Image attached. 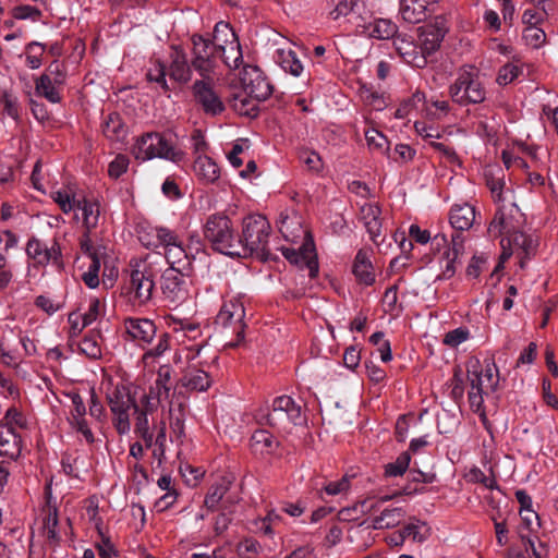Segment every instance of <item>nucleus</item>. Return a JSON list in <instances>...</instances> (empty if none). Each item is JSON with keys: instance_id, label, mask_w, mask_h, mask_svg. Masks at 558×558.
<instances>
[{"instance_id": "1", "label": "nucleus", "mask_w": 558, "mask_h": 558, "mask_svg": "<svg viewBox=\"0 0 558 558\" xmlns=\"http://www.w3.org/2000/svg\"><path fill=\"white\" fill-rule=\"evenodd\" d=\"M270 223L263 215H250L242 221V233H236V242L240 248H236V257L246 258L256 255L267 259L268 238L270 234Z\"/></svg>"}, {"instance_id": "2", "label": "nucleus", "mask_w": 558, "mask_h": 558, "mask_svg": "<svg viewBox=\"0 0 558 558\" xmlns=\"http://www.w3.org/2000/svg\"><path fill=\"white\" fill-rule=\"evenodd\" d=\"M203 236L213 251L236 257L235 251L240 248V242H236V231L227 215L222 213L209 215L203 226Z\"/></svg>"}, {"instance_id": "3", "label": "nucleus", "mask_w": 558, "mask_h": 558, "mask_svg": "<svg viewBox=\"0 0 558 558\" xmlns=\"http://www.w3.org/2000/svg\"><path fill=\"white\" fill-rule=\"evenodd\" d=\"M267 424L279 430L290 432L293 426L306 422L301 404L296 403L290 396H279L272 400L271 409L264 415Z\"/></svg>"}, {"instance_id": "4", "label": "nucleus", "mask_w": 558, "mask_h": 558, "mask_svg": "<svg viewBox=\"0 0 558 558\" xmlns=\"http://www.w3.org/2000/svg\"><path fill=\"white\" fill-rule=\"evenodd\" d=\"M449 94L460 106L482 104L486 99V89L473 68L462 69L449 87Z\"/></svg>"}, {"instance_id": "5", "label": "nucleus", "mask_w": 558, "mask_h": 558, "mask_svg": "<svg viewBox=\"0 0 558 558\" xmlns=\"http://www.w3.org/2000/svg\"><path fill=\"white\" fill-rule=\"evenodd\" d=\"M25 254L28 266L39 269L51 264L58 269L64 266L62 247L58 238H52L50 243H46L36 235L28 238L25 245Z\"/></svg>"}, {"instance_id": "6", "label": "nucleus", "mask_w": 558, "mask_h": 558, "mask_svg": "<svg viewBox=\"0 0 558 558\" xmlns=\"http://www.w3.org/2000/svg\"><path fill=\"white\" fill-rule=\"evenodd\" d=\"M135 159L146 161L153 158H163L174 162L182 159L183 153L175 149L163 135L150 132L142 135L133 147Z\"/></svg>"}, {"instance_id": "7", "label": "nucleus", "mask_w": 558, "mask_h": 558, "mask_svg": "<svg viewBox=\"0 0 558 558\" xmlns=\"http://www.w3.org/2000/svg\"><path fill=\"white\" fill-rule=\"evenodd\" d=\"M193 45L191 64L203 78H210L217 68L219 51L209 38L194 34L191 37Z\"/></svg>"}, {"instance_id": "8", "label": "nucleus", "mask_w": 558, "mask_h": 558, "mask_svg": "<svg viewBox=\"0 0 558 558\" xmlns=\"http://www.w3.org/2000/svg\"><path fill=\"white\" fill-rule=\"evenodd\" d=\"M108 403L112 412V423L119 435H125L131 429L129 411L135 410L140 404L125 386H117L108 396Z\"/></svg>"}, {"instance_id": "9", "label": "nucleus", "mask_w": 558, "mask_h": 558, "mask_svg": "<svg viewBox=\"0 0 558 558\" xmlns=\"http://www.w3.org/2000/svg\"><path fill=\"white\" fill-rule=\"evenodd\" d=\"M245 308L243 303L238 298H232L223 302L219 313L216 316V325L223 328L232 327L236 336L235 341L228 343L229 347H238L244 339L245 329Z\"/></svg>"}, {"instance_id": "10", "label": "nucleus", "mask_w": 558, "mask_h": 558, "mask_svg": "<svg viewBox=\"0 0 558 558\" xmlns=\"http://www.w3.org/2000/svg\"><path fill=\"white\" fill-rule=\"evenodd\" d=\"M155 289L154 271L150 267L131 270L125 284L126 294L134 304L145 305L151 298Z\"/></svg>"}, {"instance_id": "11", "label": "nucleus", "mask_w": 558, "mask_h": 558, "mask_svg": "<svg viewBox=\"0 0 558 558\" xmlns=\"http://www.w3.org/2000/svg\"><path fill=\"white\" fill-rule=\"evenodd\" d=\"M524 223V214L514 203H511L497 209L489 223L488 232L495 236H505L508 233L523 229Z\"/></svg>"}, {"instance_id": "12", "label": "nucleus", "mask_w": 558, "mask_h": 558, "mask_svg": "<svg viewBox=\"0 0 558 558\" xmlns=\"http://www.w3.org/2000/svg\"><path fill=\"white\" fill-rule=\"evenodd\" d=\"M241 83L247 96L264 101L272 94V85L257 66H244Z\"/></svg>"}, {"instance_id": "13", "label": "nucleus", "mask_w": 558, "mask_h": 558, "mask_svg": "<svg viewBox=\"0 0 558 558\" xmlns=\"http://www.w3.org/2000/svg\"><path fill=\"white\" fill-rule=\"evenodd\" d=\"M192 92L196 104L206 114L215 117L225 111V105L215 92L210 78L195 81Z\"/></svg>"}, {"instance_id": "14", "label": "nucleus", "mask_w": 558, "mask_h": 558, "mask_svg": "<svg viewBox=\"0 0 558 558\" xmlns=\"http://www.w3.org/2000/svg\"><path fill=\"white\" fill-rule=\"evenodd\" d=\"M448 28L445 20L437 17L434 23L425 24L418 28V44L432 61L434 53L440 48Z\"/></svg>"}, {"instance_id": "15", "label": "nucleus", "mask_w": 558, "mask_h": 558, "mask_svg": "<svg viewBox=\"0 0 558 558\" xmlns=\"http://www.w3.org/2000/svg\"><path fill=\"white\" fill-rule=\"evenodd\" d=\"M335 8L329 12L333 21L342 20L345 29L354 32L357 26L363 22L362 9L364 5L360 0H331Z\"/></svg>"}, {"instance_id": "16", "label": "nucleus", "mask_w": 558, "mask_h": 558, "mask_svg": "<svg viewBox=\"0 0 558 558\" xmlns=\"http://www.w3.org/2000/svg\"><path fill=\"white\" fill-rule=\"evenodd\" d=\"M125 333L130 340L145 348L151 343L157 336V327L151 319L141 317H128L123 320Z\"/></svg>"}, {"instance_id": "17", "label": "nucleus", "mask_w": 558, "mask_h": 558, "mask_svg": "<svg viewBox=\"0 0 558 558\" xmlns=\"http://www.w3.org/2000/svg\"><path fill=\"white\" fill-rule=\"evenodd\" d=\"M191 274H181L174 269H166L161 275L160 289L166 300L171 303L182 302L186 295L185 277Z\"/></svg>"}, {"instance_id": "18", "label": "nucleus", "mask_w": 558, "mask_h": 558, "mask_svg": "<svg viewBox=\"0 0 558 558\" xmlns=\"http://www.w3.org/2000/svg\"><path fill=\"white\" fill-rule=\"evenodd\" d=\"M393 46L400 58L411 66L424 69L429 61L421 45L405 37L397 36Z\"/></svg>"}, {"instance_id": "19", "label": "nucleus", "mask_w": 558, "mask_h": 558, "mask_svg": "<svg viewBox=\"0 0 558 558\" xmlns=\"http://www.w3.org/2000/svg\"><path fill=\"white\" fill-rule=\"evenodd\" d=\"M398 32L397 25L388 19L375 17L366 21L363 16V22L354 31L357 35L367 36L379 40L396 38Z\"/></svg>"}, {"instance_id": "20", "label": "nucleus", "mask_w": 558, "mask_h": 558, "mask_svg": "<svg viewBox=\"0 0 558 558\" xmlns=\"http://www.w3.org/2000/svg\"><path fill=\"white\" fill-rule=\"evenodd\" d=\"M170 373L168 369L158 372V376L155 380V384L150 386L149 392L144 393L141 398L142 404H144L148 411H156L159 403L162 400L169 399L170 396Z\"/></svg>"}, {"instance_id": "21", "label": "nucleus", "mask_w": 558, "mask_h": 558, "mask_svg": "<svg viewBox=\"0 0 558 558\" xmlns=\"http://www.w3.org/2000/svg\"><path fill=\"white\" fill-rule=\"evenodd\" d=\"M314 246L308 248L307 245H303L300 250H294L292 247H283L282 255L294 265L300 267L305 266L308 269L310 278H315L318 275V262L316 254L314 252Z\"/></svg>"}, {"instance_id": "22", "label": "nucleus", "mask_w": 558, "mask_h": 558, "mask_svg": "<svg viewBox=\"0 0 558 558\" xmlns=\"http://www.w3.org/2000/svg\"><path fill=\"white\" fill-rule=\"evenodd\" d=\"M232 480L228 476L219 477L208 489L205 499L204 507L208 511H217L220 507L226 504H232L229 497L226 498L227 493L230 490Z\"/></svg>"}, {"instance_id": "23", "label": "nucleus", "mask_w": 558, "mask_h": 558, "mask_svg": "<svg viewBox=\"0 0 558 558\" xmlns=\"http://www.w3.org/2000/svg\"><path fill=\"white\" fill-rule=\"evenodd\" d=\"M438 0H401L400 14L402 19L411 24H416L427 17L429 8Z\"/></svg>"}, {"instance_id": "24", "label": "nucleus", "mask_w": 558, "mask_h": 558, "mask_svg": "<svg viewBox=\"0 0 558 558\" xmlns=\"http://www.w3.org/2000/svg\"><path fill=\"white\" fill-rule=\"evenodd\" d=\"M169 76L175 82L187 83L192 77V64L187 62L184 50L178 46L172 47Z\"/></svg>"}, {"instance_id": "25", "label": "nucleus", "mask_w": 558, "mask_h": 558, "mask_svg": "<svg viewBox=\"0 0 558 558\" xmlns=\"http://www.w3.org/2000/svg\"><path fill=\"white\" fill-rule=\"evenodd\" d=\"M475 221V208L470 204L454 205L450 210L449 222L457 232L469 230Z\"/></svg>"}, {"instance_id": "26", "label": "nucleus", "mask_w": 558, "mask_h": 558, "mask_svg": "<svg viewBox=\"0 0 558 558\" xmlns=\"http://www.w3.org/2000/svg\"><path fill=\"white\" fill-rule=\"evenodd\" d=\"M194 172L204 184H213L220 177V169L207 155H198L194 160Z\"/></svg>"}, {"instance_id": "27", "label": "nucleus", "mask_w": 558, "mask_h": 558, "mask_svg": "<svg viewBox=\"0 0 558 558\" xmlns=\"http://www.w3.org/2000/svg\"><path fill=\"white\" fill-rule=\"evenodd\" d=\"M352 272L359 283L372 286L375 282V272L373 264L366 252L360 250L354 258Z\"/></svg>"}, {"instance_id": "28", "label": "nucleus", "mask_w": 558, "mask_h": 558, "mask_svg": "<svg viewBox=\"0 0 558 558\" xmlns=\"http://www.w3.org/2000/svg\"><path fill=\"white\" fill-rule=\"evenodd\" d=\"M380 214V208L374 204H365L361 208V218L371 240L375 243H377V239L381 235Z\"/></svg>"}, {"instance_id": "29", "label": "nucleus", "mask_w": 558, "mask_h": 558, "mask_svg": "<svg viewBox=\"0 0 558 558\" xmlns=\"http://www.w3.org/2000/svg\"><path fill=\"white\" fill-rule=\"evenodd\" d=\"M21 453V437L14 427L0 425V456L16 459Z\"/></svg>"}, {"instance_id": "30", "label": "nucleus", "mask_w": 558, "mask_h": 558, "mask_svg": "<svg viewBox=\"0 0 558 558\" xmlns=\"http://www.w3.org/2000/svg\"><path fill=\"white\" fill-rule=\"evenodd\" d=\"M165 256L170 265L168 269H174L181 274H192V262L185 253L181 242L166 248Z\"/></svg>"}, {"instance_id": "31", "label": "nucleus", "mask_w": 558, "mask_h": 558, "mask_svg": "<svg viewBox=\"0 0 558 558\" xmlns=\"http://www.w3.org/2000/svg\"><path fill=\"white\" fill-rule=\"evenodd\" d=\"M181 383L183 387L190 390L206 391L211 385V379L205 371L190 366L184 372Z\"/></svg>"}, {"instance_id": "32", "label": "nucleus", "mask_w": 558, "mask_h": 558, "mask_svg": "<svg viewBox=\"0 0 558 558\" xmlns=\"http://www.w3.org/2000/svg\"><path fill=\"white\" fill-rule=\"evenodd\" d=\"M405 514L402 507L386 508L372 520V527L374 530L392 529L400 524Z\"/></svg>"}, {"instance_id": "33", "label": "nucleus", "mask_w": 558, "mask_h": 558, "mask_svg": "<svg viewBox=\"0 0 558 558\" xmlns=\"http://www.w3.org/2000/svg\"><path fill=\"white\" fill-rule=\"evenodd\" d=\"M62 90L63 88L52 84L48 76L40 75L35 80L36 95L45 98L51 104H60L62 101Z\"/></svg>"}, {"instance_id": "34", "label": "nucleus", "mask_w": 558, "mask_h": 558, "mask_svg": "<svg viewBox=\"0 0 558 558\" xmlns=\"http://www.w3.org/2000/svg\"><path fill=\"white\" fill-rule=\"evenodd\" d=\"M76 209L82 210L83 225L87 231H92L98 226L100 216V205L87 198L77 199Z\"/></svg>"}, {"instance_id": "35", "label": "nucleus", "mask_w": 558, "mask_h": 558, "mask_svg": "<svg viewBox=\"0 0 558 558\" xmlns=\"http://www.w3.org/2000/svg\"><path fill=\"white\" fill-rule=\"evenodd\" d=\"M102 132L106 137L112 141H121L128 133L123 119L118 112H111L106 117Z\"/></svg>"}, {"instance_id": "36", "label": "nucleus", "mask_w": 558, "mask_h": 558, "mask_svg": "<svg viewBox=\"0 0 558 558\" xmlns=\"http://www.w3.org/2000/svg\"><path fill=\"white\" fill-rule=\"evenodd\" d=\"M236 40H239V38L230 23L225 21L216 23L211 41L215 47H217L218 51L226 49L227 45H231V43Z\"/></svg>"}, {"instance_id": "37", "label": "nucleus", "mask_w": 558, "mask_h": 558, "mask_svg": "<svg viewBox=\"0 0 558 558\" xmlns=\"http://www.w3.org/2000/svg\"><path fill=\"white\" fill-rule=\"evenodd\" d=\"M410 238L418 244H427L432 241V244L439 250L440 246H445L448 244V239L445 233H437L432 238L430 232L428 230H423L417 225H411L409 228Z\"/></svg>"}, {"instance_id": "38", "label": "nucleus", "mask_w": 558, "mask_h": 558, "mask_svg": "<svg viewBox=\"0 0 558 558\" xmlns=\"http://www.w3.org/2000/svg\"><path fill=\"white\" fill-rule=\"evenodd\" d=\"M276 62L281 66L284 72L299 76L303 71V65L298 59L296 53L289 49H279L276 53Z\"/></svg>"}, {"instance_id": "39", "label": "nucleus", "mask_w": 558, "mask_h": 558, "mask_svg": "<svg viewBox=\"0 0 558 558\" xmlns=\"http://www.w3.org/2000/svg\"><path fill=\"white\" fill-rule=\"evenodd\" d=\"M401 531L405 539L411 538L417 543L425 542L430 535L428 525L414 517L410 519V522Z\"/></svg>"}, {"instance_id": "40", "label": "nucleus", "mask_w": 558, "mask_h": 558, "mask_svg": "<svg viewBox=\"0 0 558 558\" xmlns=\"http://www.w3.org/2000/svg\"><path fill=\"white\" fill-rule=\"evenodd\" d=\"M250 446L254 452L270 453L277 447V441L269 432L260 429L252 435Z\"/></svg>"}, {"instance_id": "41", "label": "nucleus", "mask_w": 558, "mask_h": 558, "mask_svg": "<svg viewBox=\"0 0 558 558\" xmlns=\"http://www.w3.org/2000/svg\"><path fill=\"white\" fill-rule=\"evenodd\" d=\"M219 59L222 60L225 65L230 70L239 69L243 62V54L240 41H233L227 45L226 49L219 51Z\"/></svg>"}, {"instance_id": "42", "label": "nucleus", "mask_w": 558, "mask_h": 558, "mask_svg": "<svg viewBox=\"0 0 558 558\" xmlns=\"http://www.w3.org/2000/svg\"><path fill=\"white\" fill-rule=\"evenodd\" d=\"M468 380L470 383V391L484 392L483 385V366L478 359H471L468 362Z\"/></svg>"}, {"instance_id": "43", "label": "nucleus", "mask_w": 558, "mask_h": 558, "mask_svg": "<svg viewBox=\"0 0 558 558\" xmlns=\"http://www.w3.org/2000/svg\"><path fill=\"white\" fill-rule=\"evenodd\" d=\"M254 98L250 96H235L233 98V109L241 116H245L248 118H255L258 116L259 108L256 102H254Z\"/></svg>"}, {"instance_id": "44", "label": "nucleus", "mask_w": 558, "mask_h": 558, "mask_svg": "<svg viewBox=\"0 0 558 558\" xmlns=\"http://www.w3.org/2000/svg\"><path fill=\"white\" fill-rule=\"evenodd\" d=\"M483 379L487 383V388L490 391H496L499 386V371L493 357L484 360L483 364Z\"/></svg>"}, {"instance_id": "45", "label": "nucleus", "mask_w": 558, "mask_h": 558, "mask_svg": "<svg viewBox=\"0 0 558 558\" xmlns=\"http://www.w3.org/2000/svg\"><path fill=\"white\" fill-rule=\"evenodd\" d=\"M411 456L404 451L398 456L396 461L385 465V475L387 477H397L403 475L409 469Z\"/></svg>"}, {"instance_id": "46", "label": "nucleus", "mask_w": 558, "mask_h": 558, "mask_svg": "<svg viewBox=\"0 0 558 558\" xmlns=\"http://www.w3.org/2000/svg\"><path fill=\"white\" fill-rule=\"evenodd\" d=\"M365 140L369 149H374L383 154L389 153V141L378 130L372 129L365 131Z\"/></svg>"}, {"instance_id": "47", "label": "nucleus", "mask_w": 558, "mask_h": 558, "mask_svg": "<svg viewBox=\"0 0 558 558\" xmlns=\"http://www.w3.org/2000/svg\"><path fill=\"white\" fill-rule=\"evenodd\" d=\"M41 76H48L49 81L61 88L64 87L66 81V69L64 64L59 62L58 60L52 61Z\"/></svg>"}, {"instance_id": "48", "label": "nucleus", "mask_w": 558, "mask_h": 558, "mask_svg": "<svg viewBox=\"0 0 558 558\" xmlns=\"http://www.w3.org/2000/svg\"><path fill=\"white\" fill-rule=\"evenodd\" d=\"M521 73L522 69L518 64L508 62L499 69L496 82L499 85H508L518 78Z\"/></svg>"}, {"instance_id": "49", "label": "nucleus", "mask_w": 558, "mask_h": 558, "mask_svg": "<svg viewBox=\"0 0 558 558\" xmlns=\"http://www.w3.org/2000/svg\"><path fill=\"white\" fill-rule=\"evenodd\" d=\"M154 412L155 411H148V409L142 404V401L140 400V404L133 411L135 415L134 433L136 435L150 430L148 414Z\"/></svg>"}, {"instance_id": "50", "label": "nucleus", "mask_w": 558, "mask_h": 558, "mask_svg": "<svg viewBox=\"0 0 558 558\" xmlns=\"http://www.w3.org/2000/svg\"><path fill=\"white\" fill-rule=\"evenodd\" d=\"M470 338V330L466 327H458L453 330L448 331L442 343L449 348H457Z\"/></svg>"}, {"instance_id": "51", "label": "nucleus", "mask_w": 558, "mask_h": 558, "mask_svg": "<svg viewBox=\"0 0 558 558\" xmlns=\"http://www.w3.org/2000/svg\"><path fill=\"white\" fill-rule=\"evenodd\" d=\"M44 49V45L38 41H32L26 46V62L31 69H38L41 65Z\"/></svg>"}, {"instance_id": "52", "label": "nucleus", "mask_w": 558, "mask_h": 558, "mask_svg": "<svg viewBox=\"0 0 558 558\" xmlns=\"http://www.w3.org/2000/svg\"><path fill=\"white\" fill-rule=\"evenodd\" d=\"M523 39L526 45L539 48L546 40V34L537 26H526L523 31Z\"/></svg>"}, {"instance_id": "53", "label": "nucleus", "mask_w": 558, "mask_h": 558, "mask_svg": "<svg viewBox=\"0 0 558 558\" xmlns=\"http://www.w3.org/2000/svg\"><path fill=\"white\" fill-rule=\"evenodd\" d=\"M425 99V96L423 93H415L412 95V97L403 100L400 106L397 108L395 112V118L397 119H404L408 117L410 111L416 107L418 102H423Z\"/></svg>"}, {"instance_id": "54", "label": "nucleus", "mask_w": 558, "mask_h": 558, "mask_svg": "<svg viewBox=\"0 0 558 558\" xmlns=\"http://www.w3.org/2000/svg\"><path fill=\"white\" fill-rule=\"evenodd\" d=\"M100 270V258L90 259V264L88 266L87 271L82 275V280L84 283L90 288L95 289L99 286V274Z\"/></svg>"}, {"instance_id": "55", "label": "nucleus", "mask_w": 558, "mask_h": 558, "mask_svg": "<svg viewBox=\"0 0 558 558\" xmlns=\"http://www.w3.org/2000/svg\"><path fill=\"white\" fill-rule=\"evenodd\" d=\"M464 396V379L460 366H456L451 378V397L454 401H460Z\"/></svg>"}, {"instance_id": "56", "label": "nucleus", "mask_w": 558, "mask_h": 558, "mask_svg": "<svg viewBox=\"0 0 558 558\" xmlns=\"http://www.w3.org/2000/svg\"><path fill=\"white\" fill-rule=\"evenodd\" d=\"M483 396H484V393L477 392V391H469V393H468L469 403H470L471 409L475 413H478L481 421L483 422L485 427H487L488 420H487L485 408H484Z\"/></svg>"}, {"instance_id": "57", "label": "nucleus", "mask_w": 558, "mask_h": 558, "mask_svg": "<svg viewBox=\"0 0 558 558\" xmlns=\"http://www.w3.org/2000/svg\"><path fill=\"white\" fill-rule=\"evenodd\" d=\"M12 15L16 20L38 21L41 17V11L29 4H21L12 10Z\"/></svg>"}, {"instance_id": "58", "label": "nucleus", "mask_w": 558, "mask_h": 558, "mask_svg": "<svg viewBox=\"0 0 558 558\" xmlns=\"http://www.w3.org/2000/svg\"><path fill=\"white\" fill-rule=\"evenodd\" d=\"M167 71L162 62L157 61L155 68L147 73V80L158 83L165 92L169 90L166 80Z\"/></svg>"}, {"instance_id": "59", "label": "nucleus", "mask_w": 558, "mask_h": 558, "mask_svg": "<svg viewBox=\"0 0 558 558\" xmlns=\"http://www.w3.org/2000/svg\"><path fill=\"white\" fill-rule=\"evenodd\" d=\"M129 167V158L125 155L119 154L109 163L108 173L111 178L118 179L126 172Z\"/></svg>"}, {"instance_id": "60", "label": "nucleus", "mask_w": 558, "mask_h": 558, "mask_svg": "<svg viewBox=\"0 0 558 558\" xmlns=\"http://www.w3.org/2000/svg\"><path fill=\"white\" fill-rule=\"evenodd\" d=\"M80 350L83 354L90 359H98L101 356V349L94 337L86 336L80 344Z\"/></svg>"}, {"instance_id": "61", "label": "nucleus", "mask_w": 558, "mask_h": 558, "mask_svg": "<svg viewBox=\"0 0 558 558\" xmlns=\"http://www.w3.org/2000/svg\"><path fill=\"white\" fill-rule=\"evenodd\" d=\"M416 151L414 148H412L408 144H397L395 147V156H390L389 153L387 154L389 158H391L396 162H409L411 161Z\"/></svg>"}, {"instance_id": "62", "label": "nucleus", "mask_w": 558, "mask_h": 558, "mask_svg": "<svg viewBox=\"0 0 558 558\" xmlns=\"http://www.w3.org/2000/svg\"><path fill=\"white\" fill-rule=\"evenodd\" d=\"M350 487V476L344 475L339 481L329 482L324 485L323 490L329 496H336L341 493H344Z\"/></svg>"}, {"instance_id": "63", "label": "nucleus", "mask_w": 558, "mask_h": 558, "mask_svg": "<svg viewBox=\"0 0 558 558\" xmlns=\"http://www.w3.org/2000/svg\"><path fill=\"white\" fill-rule=\"evenodd\" d=\"M262 550L260 543L252 537L243 539L236 547L239 556H247V554L259 555Z\"/></svg>"}, {"instance_id": "64", "label": "nucleus", "mask_w": 558, "mask_h": 558, "mask_svg": "<svg viewBox=\"0 0 558 558\" xmlns=\"http://www.w3.org/2000/svg\"><path fill=\"white\" fill-rule=\"evenodd\" d=\"M219 510H221V512L216 517L214 523V531L217 535H220L227 531L231 522L229 506L223 504Z\"/></svg>"}]
</instances>
